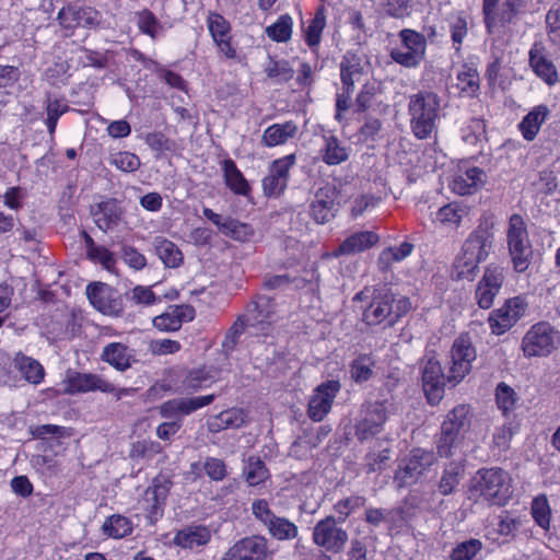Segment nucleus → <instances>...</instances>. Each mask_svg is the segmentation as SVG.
Listing matches in <instances>:
<instances>
[{"instance_id": "f257e3e1", "label": "nucleus", "mask_w": 560, "mask_h": 560, "mask_svg": "<svg viewBox=\"0 0 560 560\" xmlns=\"http://www.w3.org/2000/svg\"><path fill=\"white\" fill-rule=\"evenodd\" d=\"M470 495L494 505H504L512 497L510 475L502 468H481L470 480Z\"/></svg>"}, {"instance_id": "f03ea898", "label": "nucleus", "mask_w": 560, "mask_h": 560, "mask_svg": "<svg viewBox=\"0 0 560 560\" xmlns=\"http://www.w3.org/2000/svg\"><path fill=\"white\" fill-rule=\"evenodd\" d=\"M441 98L431 91H420L410 96L408 112L410 127L418 139L430 138L436 128Z\"/></svg>"}, {"instance_id": "7ed1b4c3", "label": "nucleus", "mask_w": 560, "mask_h": 560, "mask_svg": "<svg viewBox=\"0 0 560 560\" xmlns=\"http://www.w3.org/2000/svg\"><path fill=\"white\" fill-rule=\"evenodd\" d=\"M469 424V407L466 405H458L446 415L436 444L441 457H451L454 454L453 448L458 445L460 433L465 432Z\"/></svg>"}, {"instance_id": "20e7f679", "label": "nucleus", "mask_w": 560, "mask_h": 560, "mask_svg": "<svg viewBox=\"0 0 560 560\" xmlns=\"http://www.w3.org/2000/svg\"><path fill=\"white\" fill-rule=\"evenodd\" d=\"M506 237L513 268L516 272H524L530 265L533 250L525 222L520 214L511 215Z\"/></svg>"}, {"instance_id": "39448f33", "label": "nucleus", "mask_w": 560, "mask_h": 560, "mask_svg": "<svg viewBox=\"0 0 560 560\" xmlns=\"http://www.w3.org/2000/svg\"><path fill=\"white\" fill-rule=\"evenodd\" d=\"M252 512L255 518L267 528L272 538L292 540L298 537V526L285 517L277 516L266 500H255L252 503Z\"/></svg>"}, {"instance_id": "423d86ee", "label": "nucleus", "mask_w": 560, "mask_h": 560, "mask_svg": "<svg viewBox=\"0 0 560 560\" xmlns=\"http://www.w3.org/2000/svg\"><path fill=\"white\" fill-rule=\"evenodd\" d=\"M557 348V331L546 322L533 325L522 339L526 358L547 357Z\"/></svg>"}, {"instance_id": "0eeeda50", "label": "nucleus", "mask_w": 560, "mask_h": 560, "mask_svg": "<svg viewBox=\"0 0 560 560\" xmlns=\"http://www.w3.org/2000/svg\"><path fill=\"white\" fill-rule=\"evenodd\" d=\"M100 390L102 393L114 394L119 400L122 395H126L129 389L118 388L104 377L93 373H80L77 371H69L66 377L67 394H79Z\"/></svg>"}, {"instance_id": "6e6552de", "label": "nucleus", "mask_w": 560, "mask_h": 560, "mask_svg": "<svg viewBox=\"0 0 560 560\" xmlns=\"http://www.w3.org/2000/svg\"><path fill=\"white\" fill-rule=\"evenodd\" d=\"M500 0H482V14L486 28L489 34L494 32V28L506 26L515 22L517 15L525 7L524 0H504L500 10L497 12V5Z\"/></svg>"}, {"instance_id": "1a4fd4ad", "label": "nucleus", "mask_w": 560, "mask_h": 560, "mask_svg": "<svg viewBox=\"0 0 560 560\" xmlns=\"http://www.w3.org/2000/svg\"><path fill=\"white\" fill-rule=\"evenodd\" d=\"M340 192L332 184L319 187L310 202L308 213L318 224H326L334 220L339 210Z\"/></svg>"}, {"instance_id": "9d476101", "label": "nucleus", "mask_w": 560, "mask_h": 560, "mask_svg": "<svg viewBox=\"0 0 560 560\" xmlns=\"http://www.w3.org/2000/svg\"><path fill=\"white\" fill-rule=\"evenodd\" d=\"M313 542L328 552H340L348 541L347 532L338 526L334 516H326L318 521L312 535Z\"/></svg>"}, {"instance_id": "9b49d317", "label": "nucleus", "mask_w": 560, "mask_h": 560, "mask_svg": "<svg viewBox=\"0 0 560 560\" xmlns=\"http://www.w3.org/2000/svg\"><path fill=\"white\" fill-rule=\"evenodd\" d=\"M493 222L482 218L477 228L468 235L463 243L460 252L479 262L485 261L493 246L494 235L492 232Z\"/></svg>"}, {"instance_id": "f8f14e48", "label": "nucleus", "mask_w": 560, "mask_h": 560, "mask_svg": "<svg viewBox=\"0 0 560 560\" xmlns=\"http://www.w3.org/2000/svg\"><path fill=\"white\" fill-rule=\"evenodd\" d=\"M476 359V349L469 338L455 339L451 349V366L447 373L448 383L455 386L471 370V362Z\"/></svg>"}, {"instance_id": "ddd939ff", "label": "nucleus", "mask_w": 560, "mask_h": 560, "mask_svg": "<svg viewBox=\"0 0 560 560\" xmlns=\"http://www.w3.org/2000/svg\"><path fill=\"white\" fill-rule=\"evenodd\" d=\"M341 389L337 380H328L320 383L310 397L307 416L314 422L322 421L331 410L334 400Z\"/></svg>"}, {"instance_id": "4468645a", "label": "nucleus", "mask_w": 560, "mask_h": 560, "mask_svg": "<svg viewBox=\"0 0 560 560\" xmlns=\"http://www.w3.org/2000/svg\"><path fill=\"white\" fill-rule=\"evenodd\" d=\"M504 279L502 266L490 264L485 268L475 291V299L480 308L488 310L493 305L494 298L499 294Z\"/></svg>"}, {"instance_id": "2eb2a0df", "label": "nucleus", "mask_w": 560, "mask_h": 560, "mask_svg": "<svg viewBox=\"0 0 560 560\" xmlns=\"http://www.w3.org/2000/svg\"><path fill=\"white\" fill-rule=\"evenodd\" d=\"M421 380L428 401L432 405L440 402L443 398L445 382H448V377L447 374L443 373L441 363L434 357L423 360Z\"/></svg>"}, {"instance_id": "dca6fc26", "label": "nucleus", "mask_w": 560, "mask_h": 560, "mask_svg": "<svg viewBox=\"0 0 560 560\" xmlns=\"http://www.w3.org/2000/svg\"><path fill=\"white\" fill-rule=\"evenodd\" d=\"M527 304L521 296H515L505 301L498 310H494L489 316L491 331L495 335H502L514 326L525 314Z\"/></svg>"}, {"instance_id": "f3484780", "label": "nucleus", "mask_w": 560, "mask_h": 560, "mask_svg": "<svg viewBox=\"0 0 560 560\" xmlns=\"http://www.w3.org/2000/svg\"><path fill=\"white\" fill-rule=\"evenodd\" d=\"M294 164V154L277 159L270 164L269 172L262 179L265 196L279 197L285 190L289 180V173Z\"/></svg>"}, {"instance_id": "a211bd4d", "label": "nucleus", "mask_w": 560, "mask_h": 560, "mask_svg": "<svg viewBox=\"0 0 560 560\" xmlns=\"http://www.w3.org/2000/svg\"><path fill=\"white\" fill-rule=\"evenodd\" d=\"M86 295L91 304L105 315L122 314L121 298L112 287L97 282L86 287Z\"/></svg>"}, {"instance_id": "6ab92c4d", "label": "nucleus", "mask_w": 560, "mask_h": 560, "mask_svg": "<svg viewBox=\"0 0 560 560\" xmlns=\"http://www.w3.org/2000/svg\"><path fill=\"white\" fill-rule=\"evenodd\" d=\"M267 556V539L260 535H253L237 540L221 560H266Z\"/></svg>"}, {"instance_id": "aec40b11", "label": "nucleus", "mask_w": 560, "mask_h": 560, "mask_svg": "<svg viewBox=\"0 0 560 560\" xmlns=\"http://www.w3.org/2000/svg\"><path fill=\"white\" fill-rule=\"evenodd\" d=\"M435 462V455L432 451L415 448L411 451L405 465L396 472V480L399 486L415 482L422 472L432 466Z\"/></svg>"}, {"instance_id": "412c9836", "label": "nucleus", "mask_w": 560, "mask_h": 560, "mask_svg": "<svg viewBox=\"0 0 560 560\" xmlns=\"http://www.w3.org/2000/svg\"><path fill=\"white\" fill-rule=\"evenodd\" d=\"M385 423V405L374 401L366 405L363 418L355 427V435L360 441L375 438L383 431Z\"/></svg>"}, {"instance_id": "4be33fe9", "label": "nucleus", "mask_w": 560, "mask_h": 560, "mask_svg": "<svg viewBox=\"0 0 560 560\" xmlns=\"http://www.w3.org/2000/svg\"><path fill=\"white\" fill-rule=\"evenodd\" d=\"M242 315L248 322L249 326L265 331L275 315L273 300L266 295H258L247 304L246 311Z\"/></svg>"}, {"instance_id": "5701e85b", "label": "nucleus", "mask_w": 560, "mask_h": 560, "mask_svg": "<svg viewBox=\"0 0 560 560\" xmlns=\"http://www.w3.org/2000/svg\"><path fill=\"white\" fill-rule=\"evenodd\" d=\"M100 358L118 372H126L138 362L136 351L122 342L107 343L103 347Z\"/></svg>"}, {"instance_id": "b1692460", "label": "nucleus", "mask_w": 560, "mask_h": 560, "mask_svg": "<svg viewBox=\"0 0 560 560\" xmlns=\"http://www.w3.org/2000/svg\"><path fill=\"white\" fill-rule=\"evenodd\" d=\"M195 314V308L191 305H171L166 312L153 318V325L162 331H176L183 323L192 320Z\"/></svg>"}, {"instance_id": "393cba45", "label": "nucleus", "mask_w": 560, "mask_h": 560, "mask_svg": "<svg viewBox=\"0 0 560 560\" xmlns=\"http://www.w3.org/2000/svg\"><path fill=\"white\" fill-rule=\"evenodd\" d=\"M380 242V235L373 231H360L346 237L332 252L335 257L350 256L364 252Z\"/></svg>"}, {"instance_id": "a878e982", "label": "nucleus", "mask_w": 560, "mask_h": 560, "mask_svg": "<svg viewBox=\"0 0 560 560\" xmlns=\"http://www.w3.org/2000/svg\"><path fill=\"white\" fill-rule=\"evenodd\" d=\"M215 399V395H206L192 398H175L165 401L161 406V415L164 418L174 417L177 415L186 416L196 411L199 408L210 405Z\"/></svg>"}, {"instance_id": "bb28decb", "label": "nucleus", "mask_w": 560, "mask_h": 560, "mask_svg": "<svg viewBox=\"0 0 560 560\" xmlns=\"http://www.w3.org/2000/svg\"><path fill=\"white\" fill-rule=\"evenodd\" d=\"M60 25L71 30L91 27L98 23V13L91 8H62L57 16Z\"/></svg>"}, {"instance_id": "cd10ccee", "label": "nucleus", "mask_w": 560, "mask_h": 560, "mask_svg": "<svg viewBox=\"0 0 560 560\" xmlns=\"http://www.w3.org/2000/svg\"><path fill=\"white\" fill-rule=\"evenodd\" d=\"M486 180V173L479 167H469L456 174L451 183L452 190L460 196L471 195L480 188Z\"/></svg>"}, {"instance_id": "c85d7f7f", "label": "nucleus", "mask_w": 560, "mask_h": 560, "mask_svg": "<svg viewBox=\"0 0 560 560\" xmlns=\"http://www.w3.org/2000/svg\"><path fill=\"white\" fill-rule=\"evenodd\" d=\"M96 225L104 232L117 225L121 219L122 211L115 199L97 203L92 208Z\"/></svg>"}, {"instance_id": "c756f323", "label": "nucleus", "mask_w": 560, "mask_h": 560, "mask_svg": "<svg viewBox=\"0 0 560 560\" xmlns=\"http://www.w3.org/2000/svg\"><path fill=\"white\" fill-rule=\"evenodd\" d=\"M298 131V125L292 120L283 124H273L264 131L261 143L268 148L281 145L293 139Z\"/></svg>"}, {"instance_id": "7c9ffc66", "label": "nucleus", "mask_w": 560, "mask_h": 560, "mask_svg": "<svg viewBox=\"0 0 560 560\" xmlns=\"http://www.w3.org/2000/svg\"><path fill=\"white\" fill-rule=\"evenodd\" d=\"M247 421V413L241 408H231L212 417L208 421V428L211 432H220L226 429H237Z\"/></svg>"}, {"instance_id": "2f4dec72", "label": "nucleus", "mask_w": 560, "mask_h": 560, "mask_svg": "<svg viewBox=\"0 0 560 560\" xmlns=\"http://www.w3.org/2000/svg\"><path fill=\"white\" fill-rule=\"evenodd\" d=\"M465 475V465L463 460H452L445 465L440 481L438 483V491L442 495H450L455 492L458 485Z\"/></svg>"}, {"instance_id": "473e14b6", "label": "nucleus", "mask_w": 560, "mask_h": 560, "mask_svg": "<svg viewBox=\"0 0 560 560\" xmlns=\"http://www.w3.org/2000/svg\"><path fill=\"white\" fill-rule=\"evenodd\" d=\"M14 368L22 374L23 378L34 385H38L45 377L44 366L35 359L18 352L13 359Z\"/></svg>"}, {"instance_id": "72a5a7b5", "label": "nucleus", "mask_w": 560, "mask_h": 560, "mask_svg": "<svg viewBox=\"0 0 560 560\" xmlns=\"http://www.w3.org/2000/svg\"><path fill=\"white\" fill-rule=\"evenodd\" d=\"M222 171L224 183L226 187L232 190L235 195L248 196L252 188L244 177L242 172L237 168L235 162L231 159H226L222 162Z\"/></svg>"}, {"instance_id": "f704fd0d", "label": "nucleus", "mask_w": 560, "mask_h": 560, "mask_svg": "<svg viewBox=\"0 0 560 560\" xmlns=\"http://www.w3.org/2000/svg\"><path fill=\"white\" fill-rule=\"evenodd\" d=\"M155 254L167 268H177L182 265L184 256L178 246L172 241L156 236L152 242Z\"/></svg>"}, {"instance_id": "c9c22d12", "label": "nucleus", "mask_w": 560, "mask_h": 560, "mask_svg": "<svg viewBox=\"0 0 560 560\" xmlns=\"http://www.w3.org/2000/svg\"><path fill=\"white\" fill-rule=\"evenodd\" d=\"M529 65L534 72L549 85L558 81V74L555 65L545 54L535 45L529 51Z\"/></svg>"}, {"instance_id": "e433bc0d", "label": "nucleus", "mask_w": 560, "mask_h": 560, "mask_svg": "<svg viewBox=\"0 0 560 560\" xmlns=\"http://www.w3.org/2000/svg\"><path fill=\"white\" fill-rule=\"evenodd\" d=\"M548 115L549 109L546 105L534 107L518 125L523 138L527 141L534 140Z\"/></svg>"}, {"instance_id": "4c0bfd02", "label": "nucleus", "mask_w": 560, "mask_h": 560, "mask_svg": "<svg viewBox=\"0 0 560 560\" xmlns=\"http://www.w3.org/2000/svg\"><path fill=\"white\" fill-rule=\"evenodd\" d=\"M211 538L210 532L205 526H189L175 535V545L182 548L192 549L209 542Z\"/></svg>"}, {"instance_id": "58836bf2", "label": "nucleus", "mask_w": 560, "mask_h": 560, "mask_svg": "<svg viewBox=\"0 0 560 560\" xmlns=\"http://www.w3.org/2000/svg\"><path fill=\"white\" fill-rule=\"evenodd\" d=\"M172 482L165 477H158L151 487L145 490L144 500L151 504V513H158L165 503Z\"/></svg>"}, {"instance_id": "ea45409f", "label": "nucleus", "mask_w": 560, "mask_h": 560, "mask_svg": "<svg viewBox=\"0 0 560 560\" xmlns=\"http://www.w3.org/2000/svg\"><path fill=\"white\" fill-rule=\"evenodd\" d=\"M323 141L324 144L320 148L319 153L327 165H337L348 159V151L337 137L324 136Z\"/></svg>"}, {"instance_id": "a19ab883", "label": "nucleus", "mask_w": 560, "mask_h": 560, "mask_svg": "<svg viewBox=\"0 0 560 560\" xmlns=\"http://www.w3.org/2000/svg\"><path fill=\"white\" fill-rule=\"evenodd\" d=\"M340 72L342 84L354 85L355 82H359L363 73L361 56L348 51L341 61Z\"/></svg>"}, {"instance_id": "79ce46f5", "label": "nucleus", "mask_w": 560, "mask_h": 560, "mask_svg": "<svg viewBox=\"0 0 560 560\" xmlns=\"http://www.w3.org/2000/svg\"><path fill=\"white\" fill-rule=\"evenodd\" d=\"M457 86L460 93L466 96L474 97L478 94L480 88V79L477 69L469 65H463L457 72Z\"/></svg>"}, {"instance_id": "37998d69", "label": "nucleus", "mask_w": 560, "mask_h": 560, "mask_svg": "<svg viewBox=\"0 0 560 560\" xmlns=\"http://www.w3.org/2000/svg\"><path fill=\"white\" fill-rule=\"evenodd\" d=\"M467 214V208L454 201L438 210L435 221L444 226L458 228L463 218Z\"/></svg>"}, {"instance_id": "c03bdc74", "label": "nucleus", "mask_w": 560, "mask_h": 560, "mask_svg": "<svg viewBox=\"0 0 560 560\" xmlns=\"http://www.w3.org/2000/svg\"><path fill=\"white\" fill-rule=\"evenodd\" d=\"M468 255H465L460 252L453 264L452 277L455 280H469L472 281L478 273L479 270V261L475 258H468Z\"/></svg>"}, {"instance_id": "a18cd8bd", "label": "nucleus", "mask_w": 560, "mask_h": 560, "mask_svg": "<svg viewBox=\"0 0 560 560\" xmlns=\"http://www.w3.org/2000/svg\"><path fill=\"white\" fill-rule=\"evenodd\" d=\"M326 26V11L323 5L315 11L314 18L304 30V39L306 44L314 48L319 45L322 33Z\"/></svg>"}, {"instance_id": "49530a36", "label": "nucleus", "mask_w": 560, "mask_h": 560, "mask_svg": "<svg viewBox=\"0 0 560 560\" xmlns=\"http://www.w3.org/2000/svg\"><path fill=\"white\" fill-rule=\"evenodd\" d=\"M219 230L225 236L237 242H247L254 235V229L249 224L230 217L224 219Z\"/></svg>"}, {"instance_id": "de8ad7c7", "label": "nucleus", "mask_w": 560, "mask_h": 560, "mask_svg": "<svg viewBox=\"0 0 560 560\" xmlns=\"http://www.w3.org/2000/svg\"><path fill=\"white\" fill-rule=\"evenodd\" d=\"M293 20L289 14H282L272 24L266 27L267 36L278 43H287L292 36Z\"/></svg>"}, {"instance_id": "09e8293b", "label": "nucleus", "mask_w": 560, "mask_h": 560, "mask_svg": "<svg viewBox=\"0 0 560 560\" xmlns=\"http://www.w3.org/2000/svg\"><path fill=\"white\" fill-rule=\"evenodd\" d=\"M103 532L108 537L122 538L131 534L132 524L130 520L122 515H112L103 524Z\"/></svg>"}, {"instance_id": "8fccbe9b", "label": "nucleus", "mask_w": 560, "mask_h": 560, "mask_svg": "<svg viewBox=\"0 0 560 560\" xmlns=\"http://www.w3.org/2000/svg\"><path fill=\"white\" fill-rule=\"evenodd\" d=\"M244 476L249 486H258L269 477V471L259 457L252 456L244 467Z\"/></svg>"}, {"instance_id": "3c124183", "label": "nucleus", "mask_w": 560, "mask_h": 560, "mask_svg": "<svg viewBox=\"0 0 560 560\" xmlns=\"http://www.w3.org/2000/svg\"><path fill=\"white\" fill-rule=\"evenodd\" d=\"M253 328L243 315H240L234 324L229 328L222 341V348L226 353L232 352L237 346L241 336L248 329Z\"/></svg>"}, {"instance_id": "603ef678", "label": "nucleus", "mask_w": 560, "mask_h": 560, "mask_svg": "<svg viewBox=\"0 0 560 560\" xmlns=\"http://www.w3.org/2000/svg\"><path fill=\"white\" fill-rule=\"evenodd\" d=\"M207 26L213 42L231 36V24L220 13L212 11L209 12L207 16Z\"/></svg>"}, {"instance_id": "864d4df0", "label": "nucleus", "mask_w": 560, "mask_h": 560, "mask_svg": "<svg viewBox=\"0 0 560 560\" xmlns=\"http://www.w3.org/2000/svg\"><path fill=\"white\" fill-rule=\"evenodd\" d=\"M268 78L275 79L277 82H288L294 75V70L287 60H276L269 57V62L265 67Z\"/></svg>"}, {"instance_id": "5fc2aeb1", "label": "nucleus", "mask_w": 560, "mask_h": 560, "mask_svg": "<svg viewBox=\"0 0 560 560\" xmlns=\"http://www.w3.org/2000/svg\"><path fill=\"white\" fill-rule=\"evenodd\" d=\"M213 381L214 376L211 374L210 370L206 368L197 369L187 374L184 380V386L186 389L197 392L209 387Z\"/></svg>"}, {"instance_id": "6e6d98bb", "label": "nucleus", "mask_w": 560, "mask_h": 560, "mask_svg": "<svg viewBox=\"0 0 560 560\" xmlns=\"http://www.w3.org/2000/svg\"><path fill=\"white\" fill-rule=\"evenodd\" d=\"M399 35L404 49H409L410 51L418 52L420 56L424 57L427 40L422 34L406 28L402 30Z\"/></svg>"}, {"instance_id": "4d7b16f0", "label": "nucleus", "mask_w": 560, "mask_h": 560, "mask_svg": "<svg viewBox=\"0 0 560 560\" xmlns=\"http://www.w3.org/2000/svg\"><path fill=\"white\" fill-rule=\"evenodd\" d=\"M532 515L535 522L544 529H548L550 525V506L545 495L534 499L532 503Z\"/></svg>"}, {"instance_id": "13d9d810", "label": "nucleus", "mask_w": 560, "mask_h": 560, "mask_svg": "<svg viewBox=\"0 0 560 560\" xmlns=\"http://www.w3.org/2000/svg\"><path fill=\"white\" fill-rule=\"evenodd\" d=\"M372 366L373 361L369 355L359 357L350 365L351 377L357 383L366 382L373 374Z\"/></svg>"}, {"instance_id": "bf43d9fd", "label": "nucleus", "mask_w": 560, "mask_h": 560, "mask_svg": "<svg viewBox=\"0 0 560 560\" xmlns=\"http://www.w3.org/2000/svg\"><path fill=\"white\" fill-rule=\"evenodd\" d=\"M69 110V106L67 103H65L61 100H54L49 101L46 107L47 112V118H46V126L48 133L50 136H54L58 119L61 115L67 113Z\"/></svg>"}, {"instance_id": "052dcab7", "label": "nucleus", "mask_w": 560, "mask_h": 560, "mask_svg": "<svg viewBox=\"0 0 560 560\" xmlns=\"http://www.w3.org/2000/svg\"><path fill=\"white\" fill-rule=\"evenodd\" d=\"M547 35L555 45H560V3L553 4L546 14Z\"/></svg>"}, {"instance_id": "680f3d73", "label": "nucleus", "mask_w": 560, "mask_h": 560, "mask_svg": "<svg viewBox=\"0 0 560 560\" xmlns=\"http://www.w3.org/2000/svg\"><path fill=\"white\" fill-rule=\"evenodd\" d=\"M136 15L139 30L143 34L149 35L152 38H155L158 30L161 27L156 16L148 9H143L137 12Z\"/></svg>"}, {"instance_id": "e2e57ef3", "label": "nucleus", "mask_w": 560, "mask_h": 560, "mask_svg": "<svg viewBox=\"0 0 560 560\" xmlns=\"http://www.w3.org/2000/svg\"><path fill=\"white\" fill-rule=\"evenodd\" d=\"M481 542L478 539H469L457 545L450 558L451 560H472L481 550Z\"/></svg>"}, {"instance_id": "0e129e2a", "label": "nucleus", "mask_w": 560, "mask_h": 560, "mask_svg": "<svg viewBox=\"0 0 560 560\" xmlns=\"http://www.w3.org/2000/svg\"><path fill=\"white\" fill-rule=\"evenodd\" d=\"M203 470L212 481H222L229 475L225 462L217 457H206Z\"/></svg>"}, {"instance_id": "69168bd1", "label": "nucleus", "mask_w": 560, "mask_h": 560, "mask_svg": "<svg viewBox=\"0 0 560 560\" xmlns=\"http://www.w3.org/2000/svg\"><path fill=\"white\" fill-rule=\"evenodd\" d=\"M388 312L387 317H392L388 319V324H393L397 319H399L401 316L406 315L412 307L411 302L409 298L407 296H399L395 298L393 295L390 302L387 301Z\"/></svg>"}, {"instance_id": "338daca9", "label": "nucleus", "mask_w": 560, "mask_h": 560, "mask_svg": "<svg viewBox=\"0 0 560 560\" xmlns=\"http://www.w3.org/2000/svg\"><path fill=\"white\" fill-rule=\"evenodd\" d=\"M110 163L124 172H135L140 165V159L130 152H118L112 155Z\"/></svg>"}, {"instance_id": "774afa93", "label": "nucleus", "mask_w": 560, "mask_h": 560, "mask_svg": "<svg viewBox=\"0 0 560 560\" xmlns=\"http://www.w3.org/2000/svg\"><path fill=\"white\" fill-rule=\"evenodd\" d=\"M364 504L365 499L363 497L354 495L338 501L335 510L340 515L339 520L343 522L350 514L364 506Z\"/></svg>"}]
</instances>
